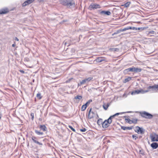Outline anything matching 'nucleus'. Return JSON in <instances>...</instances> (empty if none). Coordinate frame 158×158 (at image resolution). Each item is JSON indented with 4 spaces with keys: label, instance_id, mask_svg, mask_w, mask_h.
<instances>
[{
    "label": "nucleus",
    "instance_id": "nucleus-1",
    "mask_svg": "<svg viewBox=\"0 0 158 158\" xmlns=\"http://www.w3.org/2000/svg\"><path fill=\"white\" fill-rule=\"evenodd\" d=\"M140 115L143 118L147 119H151L153 117L152 114L145 111L140 112Z\"/></svg>",
    "mask_w": 158,
    "mask_h": 158
},
{
    "label": "nucleus",
    "instance_id": "nucleus-2",
    "mask_svg": "<svg viewBox=\"0 0 158 158\" xmlns=\"http://www.w3.org/2000/svg\"><path fill=\"white\" fill-rule=\"evenodd\" d=\"M93 79V77H89L86 78L81 81L78 84V86H81L85 84H88L89 82L92 81Z\"/></svg>",
    "mask_w": 158,
    "mask_h": 158
},
{
    "label": "nucleus",
    "instance_id": "nucleus-3",
    "mask_svg": "<svg viewBox=\"0 0 158 158\" xmlns=\"http://www.w3.org/2000/svg\"><path fill=\"white\" fill-rule=\"evenodd\" d=\"M150 138L152 141H158V135L153 133L150 135Z\"/></svg>",
    "mask_w": 158,
    "mask_h": 158
},
{
    "label": "nucleus",
    "instance_id": "nucleus-4",
    "mask_svg": "<svg viewBox=\"0 0 158 158\" xmlns=\"http://www.w3.org/2000/svg\"><path fill=\"white\" fill-rule=\"evenodd\" d=\"M100 8L101 7L99 4H94L93 3L91 4L89 7V8L90 10Z\"/></svg>",
    "mask_w": 158,
    "mask_h": 158
},
{
    "label": "nucleus",
    "instance_id": "nucleus-5",
    "mask_svg": "<svg viewBox=\"0 0 158 158\" xmlns=\"http://www.w3.org/2000/svg\"><path fill=\"white\" fill-rule=\"evenodd\" d=\"M111 122L108 120V119L105 120L102 123V127L104 128H106L109 126V124L111 123Z\"/></svg>",
    "mask_w": 158,
    "mask_h": 158
},
{
    "label": "nucleus",
    "instance_id": "nucleus-6",
    "mask_svg": "<svg viewBox=\"0 0 158 158\" xmlns=\"http://www.w3.org/2000/svg\"><path fill=\"white\" fill-rule=\"evenodd\" d=\"M31 139L33 142L36 144H38L40 147L43 145L42 143L39 142L37 138L35 136H32L31 137Z\"/></svg>",
    "mask_w": 158,
    "mask_h": 158
},
{
    "label": "nucleus",
    "instance_id": "nucleus-7",
    "mask_svg": "<svg viewBox=\"0 0 158 158\" xmlns=\"http://www.w3.org/2000/svg\"><path fill=\"white\" fill-rule=\"evenodd\" d=\"M147 89H149L150 91L156 92L157 90L156 85H155L152 86H150L148 87Z\"/></svg>",
    "mask_w": 158,
    "mask_h": 158
},
{
    "label": "nucleus",
    "instance_id": "nucleus-8",
    "mask_svg": "<svg viewBox=\"0 0 158 158\" xmlns=\"http://www.w3.org/2000/svg\"><path fill=\"white\" fill-rule=\"evenodd\" d=\"M92 108L90 109L88 115V117L89 119H91L93 118L94 117V113L93 111L91 112Z\"/></svg>",
    "mask_w": 158,
    "mask_h": 158
},
{
    "label": "nucleus",
    "instance_id": "nucleus-9",
    "mask_svg": "<svg viewBox=\"0 0 158 158\" xmlns=\"http://www.w3.org/2000/svg\"><path fill=\"white\" fill-rule=\"evenodd\" d=\"M129 72H134V67L128 68L123 71V73L125 74L128 73Z\"/></svg>",
    "mask_w": 158,
    "mask_h": 158
},
{
    "label": "nucleus",
    "instance_id": "nucleus-10",
    "mask_svg": "<svg viewBox=\"0 0 158 158\" xmlns=\"http://www.w3.org/2000/svg\"><path fill=\"white\" fill-rule=\"evenodd\" d=\"M34 1V0H27L25 1L22 4V6L24 7L28 5Z\"/></svg>",
    "mask_w": 158,
    "mask_h": 158
},
{
    "label": "nucleus",
    "instance_id": "nucleus-11",
    "mask_svg": "<svg viewBox=\"0 0 158 158\" xmlns=\"http://www.w3.org/2000/svg\"><path fill=\"white\" fill-rule=\"evenodd\" d=\"M136 127L138 128L137 132L138 134H143L144 133V130L142 128L138 126Z\"/></svg>",
    "mask_w": 158,
    "mask_h": 158
},
{
    "label": "nucleus",
    "instance_id": "nucleus-12",
    "mask_svg": "<svg viewBox=\"0 0 158 158\" xmlns=\"http://www.w3.org/2000/svg\"><path fill=\"white\" fill-rule=\"evenodd\" d=\"M100 14L102 15H110L111 14V13L109 11L102 10L100 12Z\"/></svg>",
    "mask_w": 158,
    "mask_h": 158
},
{
    "label": "nucleus",
    "instance_id": "nucleus-13",
    "mask_svg": "<svg viewBox=\"0 0 158 158\" xmlns=\"http://www.w3.org/2000/svg\"><path fill=\"white\" fill-rule=\"evenodd\" d=\"M68 1L69 0H59V2L62 5L68 6Z\"/></svg>",
    "mask_w": 158,
    "mask_h": 158
},
{
    "label": "nucleus",
    "instance_id": "nucleus-14",
    "mask_svg": "<svg viewBox=\"0 0 158 158\" xmlns=\"http://www.w3.org/2000/svg\"><path fill=\"white\" fill-rule=\"evenodd\" d=\"M9 12V10L7 8H4L1 10V15L6 14Z\"/></svg>",
    "mask_w": 158,
    "mask_h": 158
},
{
    "label": "nucleus",
    "instance_id": "nucleus-15",
    "mask_svg": "<svg viewBox=\"0 0 158 158\" xmlns=\"http://www.w3.org/2000/svg\"><path fill=\"white\" fill-rule=\"evenodd\" d=\"M139 93L142 94L141 89H137L133 91L132 92L131 94L132 95H135V94H138Z\"/></svg>",
    "mask_w": 158,
    "mask_h": 158
},
{
    "label": "nucleus",
    "instance_id": "nucleus-16",
    "mask_svg": "<svg viewBox=\"0 0 158 158\" xmlns=\"http://www.w3.org/2000/svg\"><path fill=\"white\" fill-rule=\"evenodd\" d=\"M151 146L154 149H156L158 147V143H157L154 142L151 144Z\"/></svg>",
    "mask_w": 158,
    "mask_h": 158
},
{
    "label": "nucleus",
    "instance_id": "nucleus-17",
    "mask_svg": "<svg viewBox=\"0 0 158 158\" xmlns=\"http://www.w3.org/2000/svg\"><path fill=\"white\" fill-rule=\"evenodd\" d=\"M105 60L104 58L102 57H98L95 60L96 61L98 62H100Z\"/></svg>",
    "mask_w": 158,
    "mask_h": 158
},
{
    "label": "nucleus",
    "instance_id": "nucleus-18",
    "mask_svg": "<svg viewBox=\"0 0 158 158\" xmlns=\"http://www.w3.org/2000/svg\"><path fill=\"white\" fill-rule=\"evenodd\" d=\"M39 128L41 130L44 131H46L47 130L46 127L44 125H40Z\"/></svg>",
    "mask_w": 158,
    "mask_h": 158
},
{
    "label": "nucleus",
    "instance_id": "nucleus-19",
    "mask_svg": "<svg viewBox=\"0 0 158 158\" xmlns=\"http://www.w3.org/2000/svg\"><path fill=\"white\" fill-rule=\"evenodd\" d=\"M134 72L139 73L141 71L142 69L140 68L134 67Z\"/></svg>",
    "mask_w": 158,
    "mask_h": 158
},
{
    "label": "nucleus",
    "instance_id": "nucleus-20",
    "mask_svg": "<svg viewBox=\"0 0 158 158\" xmlns=\"http://www.w3.org/2000/svg\"><path fill=\"white\" fill-rule=\"evenodd\" d=\"M121 129L125 130H131L132 129V127H126L123 126L121 127Z\"/></svg>",
    "mask_w": 158,
    "mask_h": 158
},
{
    "label": "nucleus",
    "instance_id": "nucleus-21",
    "mask_svg": "<svg viewBox=\"0 0 158 158\" xmlns=\"http://www.w3.org/2000/svg\"><path fill=\"white\" fill-rule=\"evenodd\" d=\"M103 122L102 119V118H99L98 120L97 123L98 125L100 126L101 125H102Z\"/></svg>",
    "mask_w": 158,
    "mask_h": 158
},
{
    "label": "nucleus",
    "instance_id": "nucleus-22",
    "mask_svg": "<svg viewBox=\"0 0 158 158\" xmlns=\"http://www.w3.org/2000/svg\"><path fill=\"white\" fill-rule=\"evenodd\" d=\"M129 29V27H127L125 28H124L123 29H121L119 30H118V33H119L121 32H123L124 31H125L127 30H128Z\"/></svg>",
    "mask_w": 158,
    "mask_h": 158
},
{
    "label": "nucleus",
    "instance_id": "nucleus-23",
    "mask_svg": "<svg viewBox=\"0 0 158 158\" xmlns=\"http://www.w3.org/2000/svg\"><path fill=\"white\" fill-rule=\"evenodd\" d=\"M35 133L38 135H41L43 134V133L42 132H40L37 130H35Z\"/></svg>",
    "mask_w": 158,
    "mask_h": 158
},
{
    "label": "nucleus",
    "instance_id": "nucleus-24",
    "mask_svg": "<svg viewBox=\"0 0 158 158\" xmlns=\"http://www.w3.org/2000/svg\"><path fill=\"white\" fill-rule=\"evenodd\" d=\"M131 4V2H127L126 3H125L124 5H123V6H124L125 7H128Z\"/></svg>",
    "mask_w": 158,
    "mask_h": 158
},
{
    "label": "nucleus",
    "instance_id": "nucleus-25",
    "mask_svg": "<svg viewBox=\"0 0 158 158\" xmlns=\"http://www.w3.org/2000/svg\"><path fill=\"white\" fill-rule=\"evenodd\" d=\"M131 79V77H128L127 78H126L123 81L124 83H126L127 82L129 81Z\"/></svg>",
    "mask_w": 158,
    "mask_h": 158
},
{
    "label": "nucleus",
    "instance_id": "nucleus-26",
    "mask_svg": "<svg viewBox=\"0 0 158 158\" xmlns=\"http://www.w3.org/2000/svg\"><path fill=\"white\" fill-rule=\"evenodd\" d=\"M87 106L85 104L83 105L81 108V110L82 111H84L86 109Z\"/></svg>",
    "mask_w": 158,
    "mask_h": 158
},
{
    "label": "nucleus",
    "instance_id": "nucleus-27",
    "mask_svg": "<svg viewBox=\"0 0 158 158\" xmlns=\"http://www.w3.org/2000/svg\"><path fill=\"white\" fill-rule=\"evenodd\" d=\"M109 106V104L108 103H107V104H104L103 105V107L105 110H106L108 109Z\"/></svg>",
    "mask_w": 158,
    "mask_h": 158
},
{
    "label": "nucleus",
    "instance_id": "nucleus-28",
    "mask_svg": "<svg viewBox=\"0 0 158 158\" xmlns=\"http://www.w3.org/2000/svg\"><path fill=\"white\" fill-rule=\"evenodd\" d=\"M82 98L81 96L77 95L74 97V98L76 99L81 100Z\"/></svg>",
    "mask_w": 158,
    "mask_h": 158
},
{
    "label": "nucleus",
    "instance_id": "nucleus-29",
    "mask_svg": "<svg viewBox=\"0 0 158 158\" xmlns=\"http://www.w3.org/2000/svg\"><path fill=\"white\" fill-rule=\"evenodd\" d=\"M131 112H130V111H128V112H121V113H116L115 114H114V116H116L118 115L119 114H124L126 113H131Z\"/></svg>",
    "mask_w": 158,
    "mask_h": 158
},
{
    "label": "nucleus",
    "instance_id": "nucleus-30",
    "mask_svg": "<svg viewBox=\"0 0 158 158\" xmlns=\"http://www.w3.org/2000/svg\"><path fill=\"white\" fill-rule=\"evenodd\" d=\"M148 27H138L137 28V30H140V31H143V30H144L145 29H146Z\"/></svg>",
    "mask_w": 158,
    "mask_h": 158
},
{
    "label": "nucleus",
    "instance_id": "nucleus-31",
    "mask_svg": "<svg viewBox=\"0 0 158 158\" xmlns=\"http://www.w3.org/2000/svg\"><path fill=\"white\" fill-rule=\"evenodd\" d=\"M137 121H138V119L137 118H133L131 120V123H133L134 124H136L137 123Z\"/></svg>",
    "mask_w": 158,
    "mask_h": 158
},
{
    "label": "nucleus",
    "instance_id": "nucleus-32",
    "mask_svg": "<svg viewBox=\"0 0 158 158\" xmlns=\"http://www.w3.org/2000/svg\"><path fill=\"white\" fill-rule=\"evenodd\" d=\"M37 98H38L39 99H41L42 98V97L41 96V94L40 93H38L36 95Z\"/></svg>",
    "mask_w": 158,
    "mask_h": 158
},
{
    "label": "nucleus",
    "instance_id": "nucleus-33",
    "mask_svg": "<svg viewBox=\"0 0 158 158\" xmlns=\"http://www.w3.org/2000/svg\"><path fill=\"white\" fill-rule=\"evenodd\" d=\"M125 121L127 123L131 124L132 123L131 120H130L129 118H125Z\"/></svg>",
    "mask_w": 158,
    "mask_h": 158
},
{
    "label": "nucleus",
    "instance_id": "nucleus-34",
    "mask_svg": "<svg viewBox=\"0 0 158 158\" xmlns=\"http://www.w3.org/2000/svg\"><path fill=\"white\" fill-rule=\"evenodd\" d=\"M115 116H114V114L113 115L111 116L108 118V120H109L112 122V118H114Z\"/></svg>",
    "mask_w": 158,
    "mask_h": 158
},
{
    "label": "nucleus",
    "instance_id": "nucleus-35",
    "mask_svg": "<svg viewBox=\"0 0 158 158\" xmlns=\"http://www.w3.org/2000/svg\"><path fill=\"white\" fill-rule=\"evenodd\" d=\"M149 91H150L149 89H148L147 90H144L143 89H141L142 94H144L148 92Z\"/></svg>",
    "mask_w": 158,
    "mask_h": 158
},
{
    "label": "nucleus",
    "instance_id": "nucleus-36",
    "mask_svg": "<svg viewBox=\"0 0 158 158\" xmlns=\"http://www.w3.org/2000/svg\"><path fill=\"white\" fill-rule=\"evenodd\" d=\"M129 29H131L134 30H137V27H129Z\"/></svg>",
    "mask_w": 158,
    "mask_h": 158
},
{
    "label": "nucleus",
    "instance_id": "nucleus-37",
    "mask_svg": "<svg viewBox=\"0 0 158 158\" xmlns=\"http://www.w3.org/2000/svg\"><path fill=\"white\" fill-rule=\"evenodd\" d=\"M92 99H89L88 102H87L85 104L87 106L88 105H89L90 103L92 102Z\"/></svg>",
    "mask_w": 158,
    "mask_h": 158
},
{
    "label": "nucleus",
    "instance_id": "nucleus-38",
    "mask_svg": "<svg viewBox=\"0 0 158 158\" xmlns=\"http://www.w3.org/2000/svg\"><path fill=\"white\" fill-rule=\"evenodd\" d=\"M30 116L32 120H33L34 117V114L33 113H31L30 114Z\"/></svg>",
    "mask_w": 158,
    "mask_h": 158
},
{
    "label": "nucleus",
    "instance_id": "nucleus-39",
    "mask_svg": "<svg viewBox=\"0 0 158 158\" xmlns=\"http://www.w3.org/2000/svg\"><path fill=\"white\" fill-rule=\"evenodd\" d=\"M69 127L72 131L74 132H75V129L72 126H69Z\"/></svg>",
    "mask_w": 158,
    "mask_h": 158
},
{
    "label": "nucleus",
    "instance_id": "nucleus-40",
    "mask_svg": "<svg viewBox=\"0 0 158 158\" xmlns=\"http://www.w3.org/2000/svg\"><path fill=\"white\" fill-rule=\"evenodd\" d=\"M112 51H114L118 52L119 51V49L118 48H113L112 49Z\"/></svg>",
    "mask_w": 158,
    "mask_h": 158
},
{
    "label": "nucleus",
    "instance_id": "nucleus-41",
    "mask_svg": "<svg viewBox=\"0 0 158 158\" xmlns=\"http://www.w3.org/2000/svg\"><path fill=\"white\" fill-rule=\"evenodd\" d=\"M73 4L71 2H69V1H68V6H72L73 5Z\"/></svg>",
    "mask_w": 158,
    "mask_h": 158
},
{
    "label": "nucleus",
    "instance_id": "nucleus-42",
    "mask_svg": "<svg viewBox=\"0 0 158 158\" xmlns=\"http://www.w3.org/2000/svg\"><path fill=\"white\" fill-rule=\"evenodd\" d=\"M132 136L133 138H135V140L136 139L138 138V137L134 135H132Z\"/></svg>",
    "mask_w": 158,
    "mask_h": 158
},
{
    "label": "nucleus",
    "instance_id": "nucleus-43",
    "mask_svg": "<svg viewBox=\"0 0 158 158\" xmlns=\"http://www.w3.org/2000/svg\"><path fill=\"white\" fill-rule=\"evenodd\" d=\"M80 131L81 132H85L86 131V129L85 128L80 129Z\"/></svg>",
    "mask_w": 158,
    "mask_h": 158
},
{
    "label": "nucleus",
    "instance_id": "nucleus-44",
    "mask_svg": "<svg viewBox=\"0 0 158 158\" xmlns=\"http://www.w3.org/2000/svg\"><path fill=\"white\" fill-rule=\"evenodd\" d=\"M19 71L20 72V73H25V72L24 71H23V70H20Z\"/></svg>",
    "mask_w": 158,
    "mask_h": 158
},
{
    "label": "nucleus",
    "instance_id": "nucleus-45",
    "mask_svg": "<svg viewBox=\"0 0 158 158\" xmlns=\"http://www.w3.org/2000/svg\"><path fill=\"white\" fill-rule=\"evenodd\" d=\"M118 30L116 32H114V33H113V34L112 35H113L114 34H117L118 33Z\"/></svg>",
    "mask_w": 158,
    "mask_h": 158
},
{
    "label": "nucleus",
    "instance_id": "nucleus-46",
    "mask_svg": "<svg viewBox=\"0 0 158 158\" xmlns=\"http://www.w3.org/2000/svg\"><path fill=\"white\" fill-rule=\"evenodd\" d=\"M15 40H16V41H19V39L17 37H15Z\"/></svg>",
    "mask_w": 158,
    "mask_h": 158
},
{
    "label": "nucleus",
    "instance_id": "nucleus-47",
    "mask_svg": "<svg viewBox=\"0 0 158 158\" xmlns=\"http://www.w3.org/2000/svg\"><path fill=\"white\" fill-rule=\"evenodd\" d=\"M15 46V43L13 44L12 45V46L13 47H14Z\"/></svg>",
    "mask_w": 158,
    "mask_h": 158
},
{
    "label": "nucleus",
    "instance_id": "nucleus-48",
    "mask_svg": "<svg viewBox=\"0 0 158 158\" xmlns=\"http://www.w3.org/2000/svg\"><path fill=\"white\" fill-rule=\"evenodd\" d=\"M156 85L157 90H158V84Z\"/></svg>",
    "mask_w": 158,
    "mask_h": 158
},
{
    "label": "nucleus",
    "instance_id": "nucleus-49",
    "mask_svg": "<svg viewBox=\"0 0 158 158\" xmlns=\"http://www.w3.org/2000/svg\"><path fill=\"white\" fill-rule=\"evenodd\" d=\"M27 58H24V60H26V61H28V60H27Z\"/></svg>",
    "mask_w": 158,
    "mask_h": 158
},
{
    "label": "nucleus",
    "instance_id": "nucleus-50",
    "mask_svg": "<svg viewBox=\"0 0 158 158\" xmlns=\"http://www.w3.org/2000/svg\"><path fill=\"white\" fill-rule=\"evenodd\" d=\"M127 117V116H124V117L125 118H126V117Z\"/></svg>",
    "mask_w": 158,
    "mask_h": 158
},
{
    "label": "nucleus",
    "instance_id": "nucleus-51",
    "mask_svg": "<svg viewBox=\"0 0 158 158\" xmlns=\"http://www.w3.org/2000/svg\"><path fill=\"white\" fill-rule=\"evenodd\" d=\"M141 137V136H139V138H140Z\"/></svg>",
    "mask_w": 158,
    "mask_h": 158
}]
</instances>
